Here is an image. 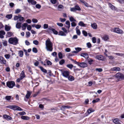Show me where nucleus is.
Here are the masks:
<instances>
[{"label":"nucleus","mask_w":124,"mask_h":124,"mask_svg":"<svg viewBox=\"0 0 124 124\" xmlns=\"http://www.w3.org/2000/svg\"><path fill=\"white\" fill-rule=\"evenodd\" d=\"M48 25L47 24H45L44 25V29H46L48 28Z\"/></svg>","instance_id":"59"},{"label":"nucleus","mask_w":124,"mask_h":124,"mask_svg":"<svg viewBox=\"0 0 124 124\" xmlns=\"http://www.w3.org/2000/svg\"><path fill=\"white\" fill-rule=\"evenodd\" d=\"M3 45L5 46H6L7 45V41H4L3 43Z\"/></svg>","instance_id":"60"},{"label":"nucleus","mask_w":124,"mask_h":124,"mask_svg":"<svg viewBox=\"0 0 124 124\" xmlns=\"http://www.w3.org/2000/svg\"><path fill=\"white\" fill-rule=\"evenodd\" d=\"M112 30L114 32L122 34L123 33V31L118 28H115Z\"/></svg>","instance_id":"6"},{"label":"nucleus","mask_w":124,"mask_h":124,"mask_svg":"<svg viewBox=\"0 0 124 124\" xmlns=\"http://www.w3.org/2000/svg\"><path fill=\"white\" fill-rule=\"evenodd\" d=\"M78 25L83 27H85L86 26V24L82 21H80Z\"/></svg>","instance_id":"27"},{"label":"nucleus","mask_w":124,"mask_h":124,"mask_svg":"<svg viewBox=\"0 0 124 124\" xmlns=\"http://www.w3.org/2000/svg\"><path fill=\"white\" fill-rule=\"evenodd\" d=\"M11 98V96H7L6 97L5 99H6L7 101H9L10 100Z\"/></svg>","instance_id":"42"},{"label":"nucleus","mask_w":124,"mask_h":124,"mask_svg":"<svg viewBox=\"0 0 124 124\" xmlns=\"http://www.w3.org/2000/svg\"><path fill=\"white\" fill-rule=\"evenodd\" d=\"M115 54L118 56H122L124 55V54L122 53H116Z\"/></svg>","instance_id":"50"},{"label":"nucleus","mask_w":124,"mask_h":124,"mask_svg":"<svg viewBox=\"0 0 124 124\" xmlns=\"http://www.w3.org/2000/svg\"><path fill=\"white\" fill-rule=\"evenodd\" d=\"M20 77H22L23 79L25 77V75L24 74V70H23L22 71L21 73L20 74Z\"/></svg>","instance_id":"26"},{"label":"nucleus","mask_w":124,"mask_h":124,"mask_svg":"<svg viewBox=\"0 0 124 124\" xmlns=\"http://www.w3.org/2000/svg\"><path fill=\"white\" fill-rule=\"evenodd\" d=\"M121 70L120 68L119 67H115L111 68V70L114 71H119Z\"/></svg>","instance_id":"12"},{"label":"nucleus","mask_w":124,"mask_h":124,"mask_svg":"<svg viewBox=\"0 0 124 124\" xmlns=\"http://www.w3.org/2000/svg\"><path fill=\"white\" fill-rule=\"evenodd\" d=\"M0 63L2 64H6V61L2 56H0Z\"/></svg>","instance_id":"11"},{"label":"nucleus","mask_w":124,"mask_h":124,"mask_svg":"<svg viewBox=\"0 0 124 124\" xmlns=\"http://www.w3.org/2000/svg\"><path fill=\"white\" fill-rule=\"evenodd\" d=\"M21 118L23 119L24 120H28L29 119V117L27 116H21Z\"/></svg>","instance_id":"23"},{"label":"nucleus","mask_w":124,"mask_h":124,"mask_svg":"<svg viewBox=\"0 0 124 124\" xmlns=\"http://www.w3.org/2000/svg\"><path fill=\"white\" fill-rule=\"evenodd\" d=\"M62 71V76L65 78H67L70 75V72L67 71H62V70H61Z\"/></svg>","instance_id":"5"},{"label":"nucleus","mask_w":124,"mask_h":124,"mask_svg":"<svg viewBox=\"0 0 124 124\" xmlns=\"http://www.w3.org/2000/svg\"><path fill=\"white\" fill-rule=\"evenodd\" d=\"M3 118L7 120H11L12 119V117L10 116L7 115H4L3 116Z\"/></svg>","instance_id":"9"},{"label":"nucleus","mask_w":124,"mask_h":124,"mask_svg":"<svg viewBox=\"0 0 124 124\" xmlns=\"http://www.w3.org/2000/svg\"><path fill=\"white\" fill-rule=\"evenodd\" d=\"M15 85V82L13 81H8L7 83V86L10 88H12Z\"/></svg>","instance_id":"4"},{"label":"nucleus","mask_w":124,"mask_h":124,"mask_svg":"<svg viewBox=\"0 0 124 124\" xmlns=\"http://www.w3.org/2000/svg\"><path fill=\"white\" fill-rule=\"evenodd\" d=\"M71 107L70 106H67L66 105H64L62 106L61 108H70Z\"/></svg>","instance_id":"31"},{"label":"nucleus","mask_w":124,"mask_h":124,"mask_svg":"<svg viewBox=\"0 0 124 124\" xmlns=\"http://www.w3.org/2000/svg\"><path fill=\"white\" fill-rule=\"evenodd\" d=\"M27 1L28 2L31 3L33 5H35L36 3V1L33 0H28Z\"/></svg>","instance_id":"20"},{"label":"nucleus","mask_w":124,"mask_h":124,"mask_svg":"<svg viewBox=\"0 0 124 124\" xmlns=\"http://www.w3.org/2000/svg\"><path fill=\"white\" fill-rule=\"evenodd\" d=\"M65 62V61L64 59L61 60L59 62V64L62 65Z\"/></svg>","instance_id":"43"},{"label":"nucleus","mask_w":124,"mask_h":124,"mask_svg":"<svg viewBox=\"0 0 124 124\" xmlns=\"http://www.w3.org/2000/svg\"><path fill=\"white\" fill-rule=\"evenodd\" d=\"M113 77L124 79V75L120 72L117 73L115 75L113 76Z\"/></svg>","instance_id":"3"},{"label":"nucleus","mask_w":124,"mask_h":124,"mask_svg":"<svg viewBox=\"0 0 124 124\" xmlns=\"http://www.w3.org/2000/svg\"><path fill=\"white\" fill-rule=\"evenodd\" d=\"M52 31L53 32V33L55 35H57L58 34V32L55 29H52Z\"/></svg>","instance_id":"41"},{"label":"nucleus","mask_w":124,"mask_h":124,"mask_svg":"<svg viewBox=\"0 0 124 124\" xmlns=\"http://www.w3.org/2000/svg\"><path fill=\"white\" fill-rule=\"evenodd\" d=\"M94 110L93 109H88L87 110V112L88 114H90L92 112H93Z\"/></svg>","instance_id":"30"},{"label":"nucleus","mask_w":124,"mask_h":124,"mask_svg":"<svg viewBox=\"0 0 124 124\" xmlns=\"http://www.w3.org/2000/svg\"><path fill=\"white\" fill-rule=\"evenodd\" d=\"M68 77L67 78H68V79L69 81H73L75 79L74 77L70 75H69Z\"/></svg>","instance_id":"16"},{"label":"nucleus","mask_w":124,"mask_h":124,"mask_svg":"<svg viewBox=\"0 0 124 124\" xmlns=\"http://www.w3.org/2000/svg\"><path fill=\"white\" fill-rule=\"evenodd\" d=\"M19 21L20 22H23L24 21V18L20 15H19Z\"/></svg>","instance_id":"14"},{"label":"nucleus","mask_w":124,"mask_h":124,"mask_svg":"<svg viewBox=\"0 0 124 124\" xmlns=\"http://www.w3.org/2000/svg\"><path fill=\"white\" fill-rule=\"evenodd\" d=\"M74 8H75L76 10H80V8L78 5H75Z\"/></svg>","instance_id":"36"},{"label":"nucleus","mask_w":124,"mask_h":124,"mask_svg":"<svg viewBox=\"0 0 124 124\" xmlns=\"http://www.w3.org/2000/svg\"><path fill=\"white\" fill-rule=\"evenodd\" d=\"M18 54L19 56L21 57H23V52L22 50H20L19 51Z\"/></svg>","instance_id":"24"},{"label":"nucleus","mask_w":124,"mask_h":124,"mask_svg":"<svg viewBox=\"0 0 124 124\" xmlns=\"http://www.w3.org/2000/svg\"><path fill=\"white\" fill-rule=\"evenodd\" d=\"M32 21L33 23H36L38 22V20L36 19L33 18L32 19Z\"/></svg>","instance_id":"51"},{"label":"nucleus","mask_w":124,"mask_h":124,"mask_svg":"<svg viewBox=\"0 0 124 124\" xmlns=\"http://www.w3.org/2000/svg\"><path fill=\"white\" fill-rule=\"evenodd\" d=\"M75 49L78 52V53L82 50L81 48L80 47L76 48H75Z\"/></svg>","instance_id":"48"},{"label":"nucleus","mask_w":124,"mask_h":124,"mask_svg":"<svg viewBox=\"0 0 124 124\" xmlns=\"http://www.w3.org/2000/svg\"><path fill=\"white\" fill-rule=\"evenodd\" d=\"M58 34L59 35L62 36H65L66 35L64 32L62 31H60L59 32Z\"/></svg>","instance_id":"29"},{"label":"nucleus","mask_w":124,"mask_h":124,"mask_svg":"<svg viewBox=\"0 0 124 124\" xmlns=\"http://www.w3.org/2000/svg\"><path fill=\"white\" fill-rule=\"evenodd\" d=\"M45 44L46 48L47 51H52L53 43L49 39L46 41Z\"/></svg>","instance_id":"1"},{"label":"nucleus","mask_w":124,"mask_h":124,"mask_svg":"<svg viewBox=\"0 0 124 124\" xmlns=\"http://www.w3.org/2000/svg\"><path fill=\"white\" fill-rule=\"evenodd\" d=\"M18 39L15 37L10 38L8 40L9 43L14 45H16L18 43Z\"/></svg>","instance_id":"2"},{"label":"nucleus","mask_w":124,"mask_h":124,"mask_svg":"<svg viewBox=\"0 0 124 124\" xmlns=\"http://www.w3.org/2000/svg\"><path fill=\"white\" fill-rule=\"evenodd\" d=\"M108 5L109 7L112 10H116V8L110 3H108Z\"/></svg>","instance_id":"17"},{"label":"nucleus","mask_w":124,"mask_h":124,"mask_svg":"<svg viewBox=\"0 0 124 124\" xmlns=\"http://www.w3.org/2000/svg\"><path fill=\"white\" fill-rule=\"evenodd\" d=\"M31 28V26L30 25H29L27 26V29L29 31H30Z\"/></svg>","instance_id":"56"},{"label":"nucleus","mask_w":124,"mask_h":124,"mask_svg":"<svg viewBox=\"0 0 124 124\" xmlns=\"http://www.w3.org/2000/svg\"><path fill=\"white\" fill-rule=\"evenodd\" d=\"M93 61V60L92 59H90L88 61V63L90 64H92V62Z\"/></svg>","instance_id":"63"},{"label":"nucleus","mask_w":124,"mask_h":124,"mask_svg":"<svg viewBox=\"0 0 124 124\" xmlns=\"http://www.w3.org/2000/svg\"><path fill=\"white\" fill-rule=\"evenodd\" d=\"M79 66L81 67L85 68L87 66V64L85 62H80Z\"/></svg>","instance_id":"10"},{"label":"nucleus","mask_w":124,"mask_h":124,"mask_svg":"<svg viewBox=\"0 0 124 124\" xmlns=\"http://www.w3.org/2000/svg\"><path fill=\"white\" fill-rule=\"evenodd\" d=\"M58 56L59 57L60 59H62V54L61 52H59L58 53Z\"/></svg>","instance_id":"49"},{"label":"nucleus","mask_w":124,"mask_h":124,"mask_svg":"<svg viewBox=\"0 0 124 124\" xmlns=\"http://www.w3.org/2000/svg\"><path fill=\"white\" fill-rule=\"evenodd\" d=\"M60 20L62 22H64L66 21V19L65 18L62 19L61 18H60Z\"/></svg>","instance_id":"58"},{"label":"nucleus","mask_w":124,"mask_h":124,"mask_svg":"<svg viewBox=\"0 0 124 124\" xmlns=\"http://www.w3.org/2000/svg\"><path fill=\"white\" fill-rule=\"evenodd\" d=\"M27 93L25 96V97L27 99H28L29 98L31 94V93L28 91H27Z\"/></svg>","instance_id":"18"},{"label":"nucleus","mask_w":124,"mask_h":124,"mask_svg":"<svg viewBox=\"0 0 124 124\" xmlns=\"http://www.w3.org/2000/svg\"><path fill=\"white\" fill-rule=\"evenodd\" d=\"M67 66L68 68H69L70 69H72L73 67V66L72 64H69L67 65Z\"/></svg>","instance_id":"37"},{"label":"nucleus","mask_w":124,"mask_h":124,"mask_svg":"<svg viewBox=\"0 0 124 124\" xmlns=\"http://www.w3.org/2000/svg\"><path fill=\"white\" fill-rule=\"evenodd\" d=\"M30 33L29 32H26V37L27 38H28L30 36Z\"/></svg>","instance_id":"52"},{"label":"nucleus","mask_w":124,"mask_h":124,"mask_svg":"<svg viewBox=\"0 0 124 124\" xmlns=\"http://www.w3.org/2000/svg\"><path fill=\"white\" fill-rule=\"evenodd\" d=\"M100 100V99L99 98H97L93 100L92 102L93 103H94L96 102H97L98 101H99Z\"/></svg>","instance_id":"28"},{"label":"nucleus","mask_w":124,"mask_h":124,"mask_svg":"<svg viewBox=\"0 0 124 124\" xmlns=\"http://www.w3.org/2000/svg\"><path fill=\"white\" fill-rule=\"evenodd\" d=\"M21 11V10L19 9L16 10L15 11V13L16 14H18L20 13Z\"/></svg>","instance_id":"44"},{"label":"nucleus","mask_w":124,"mask_h":124,"mask_svg":"<svg viewBox=\"0 0 124 124\" xmlns=\"http://www.w3.org/2000/svg\"><path fill=\"white\" fill-rule=\"evenodd\" d=\"M86 45L88 47V48H90L92 47V45L90 42L87 43L86 44Z\"/></svg>","instance_id":"47"},{"label":"nucleus","mask_w":124,"mask_h":124,"mask_svg":"<svg viewBox=\"0 0 124 124\" xmlns=\"http://www.w3.org/2000/svg\"><path fill=\"white\" fill-rule=\"evenodd\" d=\"M23 79V77H20V78H18L17 80H16V81L17 82H19L20 81L22 80V79Z\"/></svg>","instance_id":"57"},{"label":"nucleus","mask_w":124,"mask_h":124,"mask_svg":"<svg viewBox=\"0 0 124 124\" xmlns=\"http://www.w3.org/2000/svg\"><path fill=\"white\" fill-rule=\"evenodd\" d=\"M92 41L93 43H95L96 42V39L95 37H93L92 38Z\"/></svg>","instance_id":"39"},{"label":"nucleus","mask_w":124,"mask_h":124,"mask_svg":"<svg viewBox=\"0 0 124 124\" xmlns=\"http://www.w3.org/2000/svg\"><path fill=\"white\" fill-rule=\"evenodd\" d=\"M21 23L20 22H18L16 25V27L18 29H20L21 27Z\"/></svg>","instance_id":"19"},{"label":"nucleus","mask_w":124,"mask_h":124,"mask_svg":"<svg viewBox=\"0 0 124 124\" xmlns=\"http://www.w3.org/2000/svg\"><path fill=\"white\" fill-rule=\"evenodd\" d=\"M8 35V36L10 37L12 36V33L11 32H8L7 33Z\"/></svg>","instance_id":"61"},{"label":"nucleus","mask_w":124,"mask_h":124,"mask_svg":"<svg viewBox=\"0 0 124 124\" xmlns=\"http://www.w3.org/2000/svg\"><path fill=\"white\" fill-rule=\"evenodd\" d=\"M5 57L6 59H8L10 58V55L9 54H6L5 55Z\"/></svg>","instance_id":"45"},{"label":"nucleus","mask_w":124,"mask_h":124,"mask_svg":"<svg viewBox=\"0 0 124 124\" xmlns=\"http://www.w3.org/2000/svg\"><path fill=\"white\" fill-rule=\"evenodd\" d=\"M40 68V69L43 72L46 73H47V70L44 69L43 67L41 66H40L39 67Z\"/></svg>","instance_id":"25"},{"label":"nucleus","mask_w":124,"mask_h":124,"mask_svg":"<svg viewBox=\"0 0 124 124\" xmlns=\"http://www.w3.org/2000/svg\"><path fill=\"white\" fill-rule=\"evenodd\" d=\"M12 14L8 15L6 16V17L8 19H11L12 17Z\"/></svg>","instance_id":"32"},{"label":"nucleus","mask_w":124,"mask_h":124,"mask_svg":"<svg viewBox=\"0 0 124 124\" xmlns=\"http://www.w3.org/2000/svg\"><path fill=\"white\" fill-rule=\"evenodd\" d=\"M102 38L104 40L106 41L108 39V36L105 35Z\"/></svg>","instance_id":"35"},{"label":"nucleus","mask_w":124,"mask_h":124,"mask_svg":"<svg viewBox=\"0 0 124 124\" xmlns=\"http://www.w3.org/2000/svg\"><path fill=\"white\" fill-rule=\"evenodd\" d=\"M41 27V25L37 24L36 26L35 27L36 29H39Z\"/></svg>","instance_id":"64"},{"label":"nucleus","mask_w":124,"mask_h":124,"mask_svg":"<svg viewBox=\"0 0 124 124\" xmlns=\"http://www.w3.org/2000/svg\"><path fill=\"white\" fill-rule=\"evenodd\" d=\"M96 70L101 72L102 71V70L101 68H96Z\"/></svg>","instance_id":"55"},{"label":"nucleus","mask_w":124,"mask_h":124,"mask_svg":"<svg viewBox=\"0 0 124 124\" xmlns=\"http://www.w3.org/2000/svg\"><path fill=\"white\" fill-rule=\"evenodd\" d=\"M95 58L97 59L102 61L105 60V58L103 56L101 55H97L96 56Z\"/></svg>","instance_id":"7"},{"label":"nucleus","mask_w":124,"mask_h":124,"mask_svg":"<svg viewBox=\"0 0 124 124\" xmlns=\"http://www.w3.org/2000/svg\"><path fill=\"white\" fill-rule=\"evenodd\" d=\"M69 19L71 22H76V20L72 16L70 17Z\"/></svg>","instance_id":"34"},{"label":"nucleus","mask_w":124,"mask_h":124,"mask_svg":"<svg viewBox=\"0 0 124 124\" xmlns=\"http://www.w3.org/2000/svg\"><path fill=\"white\" fill-rule=\"evenodd\" d=\"M19 18V15L18 16H15L14 17V20H16Z\"/></svg>","instance_id":"54"},{"label":"nucleus","mask_w":124,"mask_h":124,"mask_svg":"<svg viewBox=\"0 0 124 124\" xmlns=\"http://www.w3.org/2000/svg\"><path fill=\"white\" fill-rule=\"evenodd\" d=\"M81 56L84 57L86 59H87L89 57V56L88 54L87 53H81Z\"/></svg>","instance_id":"13"},{"label":"nucleus","mask_w":124,"mask_h":124,"mask_svg":"<svg viewBox=\"0 0 124 124\" xmlns=\"http://www.w3.org/2000/svg\"><path fill=\"white\" fill-rule=\"evenodd\" d=\"M76 33L77 35H79L80 34V32L79 29H77L76 30Z\"/></svg>","instance_id":"53"},{"label":"nucleus","mask_w":124,"mask_h":124,"mask_svg":"<svg viewBox=\"0 0 124 124\" xmlns=\"http://www.w3.org/2000/svg\"><path fill=\"white\" fill-rule=\"evenodd\" d=\"M10 29V27L8 25H6L5 26V30L7 31H9Z\"/></svg>","instance_id":"33"},{"label":"nucleus","mask_w":124,"mask_h":124,"mask_svg":"<svg viewBox=\"0 0 124 124\" xmlns=\"http://www.w3.org/2000/svg\"><path fill=\"white\" fill-rule=\"evenodd\" d=\"M36 8H38L39 9L41 7V6L39 4H37L36 5Z\"/></svg>","instance_id":"62"},{"label":"nucleus","mask_w":124,"mask_h":124,"mask_svg":"<svg viewBox=\"0 0 124 124\" xmlns=\"http://www.w3.org/2000/svg\"><path fill=\"white\" fill-rule=\"evenodd\" d=\"M33 52L35 53H37L38 52V50L35 47H33L32 49Z\"/></svg>","instance_id":"40"},{"label":"nucleus","mask_w":124,"mask_h":124,"mask_svg":"<svg viewBox=\"0 0 124 124\" xmlns=\"http://www.w3.org/2000/svg\"><path fill=\"white\" fill-rule=\"evenodd\" d=\"M33 43L36 45H38L39 42L37 40H34L33 41Z\"/></svg>","instance_id":"38"},{"label":"nucleus","mask_w":124,"mask_h":124,"mask_svg":"<svg viewBox=\"0 0 124 124\" xmlns=\"http://www.w3.org/2000/svg\"><path fill=\"white\" fill-rule=\"evenodd\" d=\"M92 27L94 29H96L97 28V25L95 23L92 24L91 25Z\"/></svg>","instance_id":"21"},{"label":"nucleus","mask_w":124,"mask_h":124,"mask_svg":"<svg viewBox=\"0 0 124 124\" xmlns=\"http://www.w3.org/2000/svg\"><path fill=\"white\" fill-rule=\"evenodd\" d=\"M82 33L85 36H87V33L85 31L83 30L82 31Z\"/></svg>","instance_id":"46"},{"label":"nucleus","mask_w":124,"mask_h":124,"mask_svg":"<svg viewBox=\"0 0 124 124\" xmlns=\"http://www.w3.org/2000/svg\"><path fill=\"white\" fill-rule=\"evenodd\" d=\"M113 122L116 124H120L118 119V118L114 119L113 120Z\"/></svg>","instance_id":"22"},{"label":"nucleus","mask_w":124,"mask_h":124,"mask_svg":"<svg viewBox=\"0 0 124 124\" xmlns=\"http://www.w3.org/2000/svg\"><path fill=\"white\" fill-rule=\"evenodd\" d=\"M28 24L26 23H23L22 25V30H25L26 28V27L28 26Z\"/></svg>","instance_id":"15"},{"label":"nucleus","mask_w":124,"mask_h":124,"mask_svg":"<svg viewBox=\"0 0 124 124\" xmlns=\"http://www.w3.org/2000/svg\"><path fill=\"white\" fill-rule=\"evenodd\" d=\"M6 108H21L15 105H9L6 106Z\"/></svg>","instance_id":"8"}]
</instances>
